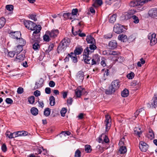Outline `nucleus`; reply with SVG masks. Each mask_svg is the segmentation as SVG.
Returning <instances> with one entry per match:
<instances>
[{
	"label": "nucleus",
	"instance_id": "21",
	"mask_svg": "<svg viewBox=\"0 0 157 157\" xmlns=\"http://www.w3.org/2000/svg\"><path fill=\"white\" fill-rule=\"evenodd\" d=\"M146 136L150 140L153 139L155 138L154 131L151 129H149L148 133L147 134Z\"/></svg>",
	"mask_w": 157,
	"mask_h": 157
},
{
	"label": "nucleus",
	"instance_id": "39",
	"mask_svg": "<svg viewBox=\"0 0 157 157\" xmlns=\"http://www.w3.org/2000/svg\"><path fill=\"white\" fill-rule=\"evenodd\" d=\"M85 150L86 152L90 153L91 152V147L89 145H86L85 147Z\"/></svg>",
	"mask_w": 157,
	"mask_h": 157
},
{
	"label": "nucleus",
	"instance_id": "29",
	"mask_svg": "<svg viewBox=\"0 0 157 157\" xmlns=\"http://www.w3.org/2000/svg\"><path fill=\"white\" fill-rule=\"evenodd\" d=\"M31 112L33 115L36 116L38 114V110L36 108L33 107L31 109Z\"/></svg>",
	"mask_w": 157,
	"mask_h": 157
},
{
	"label": "nucleus",
	"instance_id": "25",
	"mask_svg": "<svg viewBox=\"0 0 157 157\" xmlns=\"http://www.w3.org/2000/svg\"><path fill=\"white\" fill-rule=\"evenodd\" d=\"M118 39L123 42H125L127 40V37L126 35L123 34H120L118 36Z\"/></svg>",
	"mask_w": 157,
	"mask_h": 157
},
{
	"label": "nucleus",
	"instance_id": "33",
	"mask_svg": "<svg viewBox=\"0 0 157 157\" xmlns=\"http://www.w3.org/2000/svg\"><path fill=\"white\" fill-rule=\"evenodd\" d=\"M121 96L123 97H126L129 95V91L125 89L121 92Z\"/></svg>",
	"mask_w": 157,
	"mask_h": 157
},
{
	"label": "nucleus",
	"instance_id": "7",
	"mask_svg": "<svg viewBox=\"0 0 157 157\" xmlns=\"http://www.w3.org/2000/svg\"><path fill=\"white\" fill-rule=\"evenodd\" d=\"M124 26L119 24H116L113 27V31L116 33L120 34L123 32L124 31Z\"/></svg>",
	"mask_w": 157,
	"mask_h": 157
},
{
	"label": "nucleus",
	"instance_id": "26",
	"mask_svg": "<svg viewBox=\"0 0 157 157\" xmlns=\"http://www.w3.org/2000/svg\"><path fill=\"white\" fill-rule=\"evenodd\" d=\"M82 51L83 49L82 47L76 48L73 53L75 54L76 55H79L82 53Z\"/></svg>",
	"mask_w": 157,
	"mask_h": 157
},
{
	"label": "nucleus",
	"instance_id": "63",
	"mask_svg": "<svg viewBox=\"0 0 157 157\" xmlns=\"http://www.w3.org/2000/svg\"><path fill=\"white\" fill-rule=\"evenodd\" d=\"M5 101L8 104H12L13 102V100L10 98H6Z\"/></svg>",
	"mask_w": 157,
	"mask_h": 157
},
{
	"label": "nucleus",
	"instance_id": "6",
	"mask_svg": "<svg viewBox=\"0 0 157 157\" xmlns=\"http://www.w3.org/2000/svg\"><path fill=\"white\" fill-rule=\"evenodd\" d=\"M96 45V44H90L89 47H87L84 50L83 53L89 54L90 53L93 52L94 50L97 48Z\"/></svg>",
	"mask_w": 157,
	"mask_h": 157
},
{
	"label": "nucleus",
	"instance_id": "52",
	"mask_svg": "<svg viewBox=\"0 0 157 157\" xmlns=\"http://www.w3.org/2000/svg\"><path fill=\"white\" fill-rule=\"evenodd\" d=\"M29 17L32 20L34 21H36L37 20L36 17V14H31L29 15Z\"/></svg>",
	"mask_w": 157,
	"mask_h": 157
},
{
	"label": "nucleus",
	"instance_id": "8",
	"mask_svg": "<svg viewBox=\"0 0 157 157\" xmlns=\"http://www.w3.org/2000/svg\"><path fill=\"white\" fill-rule=\"evenodd\" d=\"M105 124L106 131H107L110 129L111 126V119L110 117L108 115L105 116Z\"/></svg>",
	"mask_w": 157,
	"mask_h": 157
},
{
	"label": "nucleus",
	"instance_id": "17",
	"mask_svg": "<svg viewBox=\"0 0 157 157\" xmlns=\"http://www.w3.org/2000/svg\"><path fill=\"white\" fill-rule=\"evenodd\" d=\"M148 14L151 17H155L157 16V10L152 9L149 11Z\"/></svg>",
	"mask_w": 157,
	"mask_h": 157
},
{
	"label": "nucleus",
	"instance_id": "40",
	"mask_svg": "<svg viewBox=\"0 0 157 157\" xmlns=\"http://www.w3.org/2000/svg\"><path fill=\"white\" fill-rule=\"evenodd\" d=\"M140 61H139L137 63V66L139 67H141L142 65H143L145 63V61L143 58H141L140 59Z\"/></svg>",
	"mask_w": 157,
	"mask_h": 157
},
{
	"label": "nucleus",
	"instance_id": "51",
	"mask_svg": "<svg viewBox=\"0 0 157 157\" xmlns=\"http://www.w3.org/2000/svg\"><path fill=\"white\" fill-rule=\"evenodd\" d=\"M139 82L137 81L134 80L131 83V86H137L139 87Z\"/></svg>",
	"mask_w": 157,
	"mask_h": 157
},
{
	"label": "nucleus",
	"instance_id": "46",
	"mask_svg": "<svg viewBox=\"0 0 157 157\" xmlns=\"http://www.w3.org/2000/svg\"><path fill=\"white\" fill-rule=\"evenodd\" d=\"M93 59L98 63H99L100 59V57L98 54L95 55L93 56Z\"/></svg>",
	"mask_w": 157,
	"mask_h": 157
},
{
	"label": "nucleus",
	"instance_id": "58",
	"mask_svg": "<svg viewBox=\"0 0 157 157\" xmlns=\"http://www.w3.org/2000/svg\"><path fill=\"white\" fill-rule=\"evenodd\" d=\"M24 91L23 88L21 87H19L18 88L17 92L18 94H22Z\"/></svg>",
	"mask_w": 157,
	"mask_h": 157
},
{
	"label": "nucleus",
	"instance_id": "43",
	"mask_svg": "<svg viewBox=\"0 0 157 157\" xmlns=\"http://www.w3.org/2000/svg\"><path fill=\"white\" fill-rule=\"evenodd\" d=\"M151 105L154 108H155L157 107V96L154 98V101Z\"/></svg>",
	"mask_w": 157,
	"mask_h": 157
},
{
	"label": "nucleus",
	"instance_id": "16",
	"mask_svg": "<svg viewBox=\"0 0 157 157\" xmlns=\"http://www.w3.org/2000/svg\"><path fill=\"white\" fill-rule=\"evenodd\" d=\"M84 72L81 71L78 72L76 75V78L78 80L82 81L84 78Z\"/></svg>",
	"mask_w": 157,
	"mask_h": 157
},
{
	"label": "nucleus",
	"instance_id": "50",
	"mask_svg": "<svg viewBox=\"0 0 157 157\" xmlns=\"http://www.w3.org/2000/svg\"><path fill=\"white\" fill-rule=\"evenodd\" d=\"M35 97L33 96H31L28 98L29 102L31 104H33L34 102Z\"/></svg>",
	"mask_w": 157,
	"mask_h": 157
},
{
	"label": "nucleus",
	"instance_id": "60",
	"mask_svg": "<svg viewBox=\"0 0 157 157\" xmlns=\"http://www.w3.org/2000/svg\"><path fill=\"white\" fill-rule=\"evenodd\" d=\"M83 22L82 21H81L78 22V24L76 26V28H80V29L81 28L83 27Z\"/></svg>",
	"mask_w": 157,
	"mask_h": 157
},
{
	"label": "nucleus",
	"instance_id": "32",
	"mask_svg": "<svg viewBox=\"0 0 157 157\" xmlns=\"http://www.w3.org/2000/svg\"><path fill=\"white\" fill-rule=\"evenodd\" d=\"M6 23V19L4 17L0 18V29L4 26Z\"/></svg>",
	"mask_w": 157,
	"mask_h": 157
},
{
	"label": "nucleus",
	"instance_id": "3",
	"mask_svg": "<svg viewBox=\"0 0 157 157\" xmlns=\"http://www.w3.org/2000/svg\"><path fill=\"white\" fill-rule=\"evenodd\" d=\"M70 43V40L68 38H64L59 44L57 48V52L60 53L64 52L67 47L69 45Z\"/></svg>",
	"mask_w": 157,
	"mask_h": 157
},
{
	"label": "nucleus",
	"instance_id": "56",
	"mask_svg": "<svg viewBox=\"0 0 157 157\" xmlns=\"http://www.w3.org/2000/svg\"><path fill=\"white\" fill-rule=\"evenodd\" d=\"M134 76V74L133 72H131L130 73L128 74L127 75V77L129 79H132Z\"/></svg>",
	"mask_w": 157,
	"mask_h": 157
},
{
	"label": "nucleus",
	"instance_id": "18",
	"mask_svg": "<svg viewBox=\"0 0 157 157\" xmlns=\"http://www.w3.org/2000/svg\"><path fill=\"white\" fill-rule=\"evenodd\" d=\"M86 40L88 44H96L95 39L91 35L87 36Z\"/></svg>",
	"mask_w": 157,
	"mask_h": 157
},
{
	"label": "nucleus",
	"instance_id": "4",
	"mask_svg": "<svg viewBox=\"0 0 157 157\" xmlns=\"http://www.w3.org/2000/svg\"><path fill=\"white\" fill-rule=\"evenodd\" d=\"M40 39L39 36L37 35L32 36L31 42L34 43L33 45V48L34 50H39L40 46L39 44L40 42L38 40Z\"/></svg>",
	"mask_w": 157,
	"mask_h": 157
},
{
	"label": "nucleus",
	"instance_id": "54",
	"mask_svg": "<svg viewBox=\"0 0 157 157\" xmlns=\"http://www.w3.org/2000/svg\"><path fill=\"white\" fill-rule=\"evenodd\" d=\"M67 109L66 108H62L60 112L61 116L64 117L65 115V114L67 112Z\"/></svg>",
	"mask_w": 157,
	"mask_h": 157
},
{
	"label": "nucleus",
	"instance_id": "49",
	"mask_svg": "<svg viewBox=\"0 0 157 157\" xmlns=\"http://www.w3.org/2000/svg\"><path fill=\"white\" fill-rule=\"evenodd\" d=\"M81 156V152L79 149L76 150L75 152V157H80Z\"/></svg>",
	"mask_w": 157,
	"mask_h": 157
},
{
	"label": "nucleus",
	"instance_id": "2",
	"mask_svg": "<svg viewBox=\"0 0 157 157\" xmlns=\"http://www.w3.org/2000/svg\"><path fill=\"white\" fill-rule=\"evenodd\" d=\"M120 85V82L119 80H114L111 83L109 86V89L106 90L105 94H111L114 93L119 88Z\"/></svg>",
	"mask_w": 157,
	"mask_h": 157
},
{
	"label": "nucleus",
	"instance_id": "48",
	"mask_svg": "<svg viewBox=\"0 0 157 157\" xmlns=\"http://www.w3.org/2000/svg\"><path fill=\"white\" fill-rule=\"evenodd\" d=\"M75 94L78 98H80L81 95L82 91L81 90L77 89L75 91Z\"/></svg>",
	"mask_w": 157,
	"mask_h": 157
},
{
	"label": "nucleus",
	"instance_id": "14",
	"mask_svg": "<svg viewBox=\"0 0 157 157\" xmlns=\"http://www.w3.org/2000/svg\"><path fill=\"white\" fill-rule=\"evenodd\" d=\"M44 82V79L42 78H40L38 82H35V86L34 87L35 89H37L42 86Z\"/></svg>",
	"mask_w": 157,
	"mask_h": 157
},
{
	"label": "nucleus",
	"instance_id": "11",
	"mask_svg": "<svg viewBox=\"0 0 157 157\" xmlns=\"http://www.w3.org/2000/svg\"><path fill=\"white\" fill-rule=\"evenodd\" d=\"M139 146L141 151L144 152H145L147 151L148 147L147 144L143 141L140 142Z\"/></svg>",
	"mask_w": 157,
	"mask_h": 157
},
{
	"label": "nucleus",
	"instance_id": "61",
	"mask_svg": "<svg viewBox=\"0 0 157 157\" xmlns=\"http://www.w3.org/2000/svg\"><path fill=\"white\" fill-rule=\"evenodd\" d=\"M60 134L63 135L64 136H66V135H67V136L70 135L71 133L68 131H62Z\"/></svg>",
	"mask_w": 157,
	"mask_h": 157
},
{
	"label": "nucleus",
	"instance_id": "36",
	"mask_svg": "<svg viewBox=\"0 0 157 157\" xmlns=\"http://www.w3.org/2000/svg\"><path fill=\"white\" fill-rule=\"evenodd\" d=\"M51 111L48 108H47L45 109L44 112V114L46 117L48 116L50 113Z\"/></svg>",
	"mask_w": 157,
	"mask_h": 157
},
{
	"label": "nucleus",
	"instance_id": "24",
	"mask_svg": "<svg viewBox=\"0 0 157 157\" xmlns=\"http://www.w3.org/2000/svg\"><path fill=\"white\" fill-rule=\"evenodd\" d=\"M114 60L115 61H117L119 63H122L124 60V58L123 56L118 55L117 56L114 57Z\"/></svg>",
	"mask_w": 157,
	"mask_h": 157
},
{
	"label": "nucleus",
	"instance_id": "31",
	"mask_svg": "<svg viewBox=\"0 0 157 157\" xmlns=\"http://www.w3.org/2000/svg\"><path fill=\"white\" fill-rule=\"evenodd\" d=\"M63 16L64 18L66 19H72L73 18L72 17L71 13H64L63 14Z\"/></svg>",
	"mask_w": 157,
	"mask_h": 157
},
{
	"label": "nucleus",
	"instance_id": "20",
	"mask_svg": "<svg viewBox=\"0 0 157 157\" xmlns=\"http://www.w3.org/2000/svg\"><path fill=\"white\" fill-rule=\"evenodd\" d=\"M68 55L70 56L73 62L75 63L78 62L77 55H76L75 54L73 53V52H71L70 53L68 54Z\"/></svg>",
	"mask_w": 157,
	"mask_h": 157
},
{
	"label": "nucleus",
	"instance_id": "30",
	"mask_svg": "<svg viewBox=\"0 0 157 157\" xmlns=\"http://www.w3.org/2000/svg\"><path fill=\"white\" fill-rule=\"evenodd\" d=\"M50 101V104L52 106H53L55 103V98L54 97L52 96H50L49 99Z\"/></svg>",
	"mask_w": 157,
	"mask_h": 157
},
{
	"label": "nucleus",
	"instance_id": "45",
	"mask_svg": "<svg viewBox=\"0 0 157 157\" xmlns=\"http://www.w3.org/2000/svg\"><path fill=\"white\" fill-rule=\"evenodd\" d=\"M109 54L113 56H118L120 54V52H118L115 51H110L109 52Z\"/></svg>",
	"mask_w": 157,
	"mask_h": 157
},
{
	"label": "nucleus",
	"instance_id": "53",
	"mask_svg": "<svg viewBox=\"0 0 157 157\" xmlns=\"http://www.w3.org/2000/svg\"><path fill=\"white\" fill-rule=\"evenodd\" d=\"M41 147H37L35 150V154L38 155L41 154L42 152V150L40 149Z\"/></svg>",
	"mask_w": 157,
	"mask_h": 157
},
{
	"label": "nucleus",
	"instance_id": "35",
	"mask_svg": "<svg viewBox=\"0 0 157 157\" xmlns=\"http://www.w3.org/2000/svg\"><path fill=\"white\" fill-rule=\"evenodd\" d=\"M18 39H19V43L20 44V45H21L22 46H23L25 44L26 42L24 39L22 38H20V37L18 38Z\"/></svg>",
	"mask_w": 157,
	"mask_h": 157
},
{
	"label": "nucleus",
	"instance_id": "13",
	"mask_svg": "<svg viewBox=\"0 0 157 157\" xmlns=\"http://www.w3.org/2000/svg\"><path fill=\"white\" fill-rule=\"evenodd\" d=\"M11 37L13 39H18L21 36V34L19 32H11L10 33Z\"/></svg>",
	"mask_w": 157,
	"mask_h": 157
},
{
	"label": "nucleus",
	"instance_id": "15",
	"mask_svg": "<svg viewBox=\"0 0 157 157\" xmlns=\"http://www.w3.org/2000/svg\"><path fill=\"white\" fill-rule=\"evenodd\" d=\"M89 54L84 53L83 54V59L84 62L86 64H90V61L91 59L90 57L89 56Z\"/></svg>",
	"mask_w": 157,
	"mask_h": 157
},
{
	"label": "nucleus",
	"instance_id": "44",
	"mask_svg": "<svg viewBox=\"0 0 157 157\" xmlns=\"http://www.w3.org/2000/svg\"><path fill=\"white\" fill-rule=\"evenodd\" d=\"M132 18L133 20V22L134 23L137 24L139 22V18L136 16L135 15H134Z\"/></svg>",
	"mask_w": 157,
	"mask_h": 157
},
{
	"label": "nucleus",
	"instance_id": "59",
	"mask_svg": "<svg viewBox=\"0 0 157 157\" xmlns=\"http://www.w3.org/2000/svg\"><path fill=\"white\" fill-rule=\"evenodd\" d=\"M144 111V109L143 108H141L139 110H137L135 113V116L136 117L139 114V113H140L142 111Z\"/></svg>",
	"mask_w": 157,
	"mask_h": 157
},
{
	"label": "nucleus",
	"instance_id": "27",
	"mask_svg": "<svg viewBox=\"0 0 157 157\" xmlns=\"http://www.w3.org/2000/svg\"><path fill=\"white\" fill-rule=\"evenodd\" d=\"M127 151V149L125 146H121L119 150V152L121 154H124Z\"/></svg>",
	"mask_w": 157,
	"mask_h": 157
},
{
	"label": "nucleus",
	"instance_id": "19",
	"mask_svg": "<svg viewBox=\"0 0 157 157\" xmlns=\"http://www.w3.org/2000/svg\"><path fill=\"white\" fill-rule=\"evenodd\" d=\"M109 48L111 49H113L116 48L117 46V43L115 40H112L109 43Z\"/></svg>",
	"mask_w": 157,
	"mask_h": 157
},
{
	"label": "nucleus",
	"instance_id": "12",
	"mask_svg": "<svg viewBox=\"0 0 157 157\" xmlns=\"http://www.w3.org/2000/svg\"><path fill=\"white\" fill-rule=\"evenodd\" d=\"M136 11L134 9H131L129 10L125 15V19L126 20H128L132 18L133 15L136 13Z\"/></svg>",
	"mask_w": 157,
	"mask_h": 157
},
{
	"label": "nucleus",
	"instance_id": "10",
	"mask_svg": "<svg viewBox=\"0 0 157 157\" xmlns=\"http://www.w3.org/2000/svg\"><path fill=\"white\" fill-rule=\"evenodd\" d=\"M47 34L49 35L50 37L51 38H55L56 37L59 33V30L57 29H53L50 32L47 31L46 32Z\"/></svg>",
	"mask_w": 157,
	"mask_h": 157
},
{
	"label": "nucleus",
	"instance_id": "34",
	"mask_svg": "<svg viewBox=\"0 0 157 157\" xmlns=\"http://www.w3.org/2000/svg\"><path fill=\"white\" fill-rule=\"evenodd\" d=\"M116 15L115 14L111 16L110 17L109 21L110 23H113L116 20Z\"/></svg>",
	"mask_w": 157,
	"mask_h": 157
},
{
	"label": "nucleus",
	"instance_id": "38",
	"mask_svg": "<svg viewBox=\"0 0 157 157\" xmlns=\"http://www.w3.org/2000/svg\"><path fill=\"white\" fill-rule=\"evenodd\" d=\"M17 132V134H18V136H25L28 134V132L24 131H18Z\"/></svg>",
	"mask_w": 157,
	"mask_h": 157
},
{
	"label": "nucleus",
	"instance_id": "47",
	"mask_svg": "<svg viewBox=\"0 0 157 157\" xmlns=\"http://www.w3.org/2000/svg\"><path fill=\"white\" fill-rule=\"evenodd\" d=\"M49 35L46 33L43 36V39L44 41L48 42L50 41V39Z\"/></svg>",
	"mask_w": 157,
	"mask_h": 157
},
{
	"label": "nucleus",
	"instance_id": "22",
	"mask_svg": "<svg viewBox=\"0 0 157 157\" xmlns=\"http://www.w3.org/2000/svg\"><path fill=\"white\" fill-rule=\"evenodd\" d=\"M25 57V54L17 55V56L15 59V61L17 62H20L23 60Z\"/></svg>",
	"mask_w": 157,
	"mask_h": 157
},
{
	"label": "nucleus",
	"instance_id": "57",
	"mask_svg": "<svg viewBox=\"0 0 157 157\" xmlns=\"http://www.w3.org/2000/svg\"><path fill=\"white\" fill-rule=\"evenodd\" d=\"M78 9L77 8L74 9L72 10L71 13V16L73 15H76L78 12Z\"/></svg>",
	"mask_w": 157,
	"mask_h": 157
},
{
	"label": "nucleus",
	"instance_id": "1",
	"mask_svg": "<svg viewBox=\"0 0 157 157\" xmlns=\"http://www.w3.org/2000/svg\"><path fill=\"white\" fill-rule=\"evenodd\" d=\"M24 24L25 27L29 29L34 31L33 34L34 36L38 34L42 28L40 25H37L33 22L29 20H25L24 21Z\"/></svg>",
	"mask_w": 157,
	"mask_h": 157
},
{
	"label": "nucleus",
	"instance_id": "9",
	"mask_svg": "<svg viewBox=\"0 0 157 157\" xmlns=\"http://www.w3.org/2000/svg\"><path fill=\"white\" fill-rule=\"evenodd\" d=\"M156 35L153 33L151 35H148V39L150 40V44L151 46L154 45L157 42V39L156 38Z\"/></svg>",
	"mask_w": 157,
	"mask_h": 157
},
{
	"label": "nucleus",
	"instance_id": "23",
	"mask_svg": "<svg viewBox=\"0 0 157 157\" xmlns=\"http://www.w3.org/2000/svg\"><path fill=\"white\" fill-rule=\"evenodd\" d=\"M14 51L17 55L19 54L23 50V46L18 45L15 48Z\"/></svg>",
	"mask_w": 157,
	"mask_h": 157
},
{
	"label": "nucleus",
	"instance_id": "41",
	"mask_svg": "<svg viewBox=\"0 0 157 157\" xmlns=\"http://www.w3.org/2000/svg\"><path fill=\"white\" fill-rule=\"evenodd\" d=\"M78 30H76L74 32L73 29L74 27H72V34L75 36H76L77 35H79V33L80 32V31L81 29L80 28H78Z\"/></svg>",
	"mask_w": 157,
	"mask_h": 157
},
{
	"label": "nucleus",
	"instance_id": "5",
	"mask_svg": "<svg viewBox=\"0 0 157 157\" xmlns=\"http://www.w3.org/2000/svg\"><path fill=\"white\" fill-rule=\"evenodd\" d=\"M148 1V0H134L131 1L129 5L130 6L132 7L142 6L147 3Z\"/></svg>",
	"mask_w": 157,
	"mask_h": 157
},
{
	"label": "nucleus",
	"instance_id": "28",
	"mask_svg": "<svg viewBox=\"0 0 157 157\" xmlns=\"http://www.w3.org/2000/svg\"><path fill=\"white\" fill-rule=\"evenodd\" d=\"M138 130H140V128H135L134 129V134L136 135H137L140 137V135L142 133V132L141 131H139Z\"/></svg>",
	"mask_w": 157,
	"mask_h": 157
},
{
	"label": "nucleus",
	"instance_id": "64",
	"mask_svg": "<svg viewBox=\"0 0 157 157\" xmlns=\"http://www.w3.org/2000/svg\"><path fill=\"white\" fill-rule=\"evenodd\" d=\"M7 147L5 144H3L2 146V150L4 152H6L7 151Z\"/></svg>",
	"mask_w": 157,
	"mask_h": 157
},
{
	"label": "nucleus",
	"instance_id": "42",
	"mask_svg": "<svg viewBox=\"0 0 157 157\" xmlns=\"http://www.w3.org/2000/svg\"><path fill=\"white\" fill-rule=\"evenodd\" d=\"M102 136H103V141L106 143H108L109 142V140L108 136L104 134H102Z\"/></svg>",
	"mask_w": 157,
	"mask_h": 157
},
{
	"label": "nucleus",
	"instance_id": "62",
	"mask_svg": "<svg viewBox=\"0 0 157 157\" xmlns=\"http://www.w3.org/2000/svg\"><path fill=\"white\" fill-rule=\"evenodd\" d=\"M113 36L112 33H109L104 35V37L105 39H109L112 37Z\"/></svg>",
	"mask_w": 157,
	"mask_h": 157
},
{
	"label": "nucleus",
	"instance_id": "37",
	"mask_svg": "<svg viewBox=\"0 0 157 157\" xmlns=\"http://www.w3.org/2000/svg\"><path fill=\"white\" fill-rule=\"evenodd\" d=\"M15 133H10V132H7L6 133V135L7 137H8L10 139H12L14 138V135Z\"/></svg>",
	"mask_w": 157,
	"mask_h": 157
},
{
	"label": "nucleus",
	"instance_id": "55",
	"mask_svg": "<svg viewBox=\"0 0 157 157\" xmlns=\"http://www.w3.org/2000/svg\"><path fill=\"white\" fill-rule=\"evenodd\" d=\"M6 8L9 11H11L13 10V6L12 5H8L6 6Z\"/></svg>",
	"mask_w": 157,
	"mask_h": 157
}]
</instances>
